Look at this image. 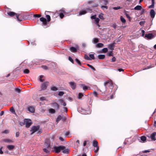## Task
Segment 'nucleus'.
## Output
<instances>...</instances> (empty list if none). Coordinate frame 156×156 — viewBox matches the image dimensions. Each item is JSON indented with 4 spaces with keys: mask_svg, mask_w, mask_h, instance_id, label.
I'll return each instance as SVG.
<instances>
[{
    "mask_svg": "<svg viewBox=\"0 0 156 156\" xmlns=\"http://www.w3.org/2000/svg\"><path fill=\"white\" fill-rule=\"evenodd\" d=\"M105 57V55H99L98 56V58L100 59H103Z\"/></svg>",
    "mask_w": 156,
    "mask_h": 156,
    "instance_id": "23",
    "label": "nucleus"
},
{
    "mask_svg": "<svg viewBox=\"0 0 156 156\" xmlns=\"http://www.w3.org/2000/svg\"><path fill=\"white\" fill-rule=\"evenodd\" d=\"M64 94V92L63 91H60L58 93V95L59 96H62Z\"/></svg>",
    "mask_w": 156,
    "mask_h": 156,
    "instance_id": "53",
    "label": "nucleus"
},
{
    "mask_svg": "<svg viewBox=\"0 0 156 156\" xmlns=\"http://www.w3.org/2000/svg\"><path fill=\"white\" fill-rule=\"evenodd\" d=\"M87 65L91 69L93 70H95V68L93 66H91L89 64H87Z\"/></svg>",
    "mask_w": 156,
    "mask_h": 156,
    "instance_id": "43",
    "label": "nucleus"
},
{
    "mask_svg": "<svg viewBox=\"0 0 156 156\" xmlns=\"http://www.w3.org/2000/svg\"><path fill=\"white\" fill-rule=\"evenodd\" d=\"M40 100L41 101H44L46 100V98L44 97H41L40 98Z\"/></svg>",
    "mask_w": 156,
    "mask_h": 156,
    "instance_id": "60",
    "label": "nucleus"
},
{
    "mask_svg": "<svg viewBox=\"0 0 156 156\" xmlns=\"http://www.w3.org/2000/svg\"><path fill=\"white\" fill-rule=\"evenodd\" d=\"M7 148L9 150H12L15 148V146L12 145H8Z\"/></svg>",
    "mask_w": 156,
    "mask_h": 156,
    "instance_id": "17",
    "label": "nucleus"
},
{
    "mask_svg": "<svg viewBox=\"0 0 156 156\" xmlns=\"http://www.w3.org/2000/svg\"><path fill=\"white\" fill-rule=\"evenodd\" d=\"M20 133L19 132H16V137H18L19 136Z\"/></svg>",
    "mask_w": 156,
    "mask_h": 156,
    "instance_id": "64",
    "label": "nucleus"
},
{
    "mask_svg": "<svg viewBox=\"0 0 156 156\" xmlns=\"http://www.w3.org/2000/svg\"><path fill=\"white\" fill-rule=\"evenodd\" d=\"M103 14H99V15H98V17L100 19H101V20H104V18L103 17Z\"/></svg>",
    "mask_w": 156,
    "mask_h": 156,
    "instance_id": "40",
    "label": "nucleus"
},
{
    "mask_svg": "<svg viewBox=\"0 0 156 156\" xmlns=\"http://www.w3.org/2000/svg\"><path fill=\"white\" fill-rule=\"evenodd\" d=\"M33 16L35 18H39L41 16V15L39 14H35Z\"/></svg>",
    "mask_w": 156,
    "mask_h": 156,
    "instance_id": "36",
    "label": "nucleus"
},
{
    "mask_svg": "<svg viewBox=\"0 0 156 156\" xmlns=\"http://www.w3.org/2000/svg\"><path fill=\"white\" fill-rule=\"evenodd\" d=\"M99 21L100 19L98 18H96L95 19H94V23L95 24L99 23Z\"/></svg>",
    "mask_w": 156,
    "mask_h": 156,
    "instance_id": "34",
    "label": "nucleus"
},
{
    "mask_svg": "<svg viewBox=\"0 0 156 156\" xmlns=\"http://www.w3.org/2000/svg\"><path fill=\"white\" fill-rule=\"evenodd\" d=\"M48 148H45L43 149V150L44 152L47 153H48L50 152V151L49 150H48Z\"/></svg>",
    "mask_w": 156,
    "mask_h": 156,
    "instance_id": "41",
    "label": "nucleus"
},
{
    "mask_svg": "<svg viewBox=\"0 0 156 156\" xmlns=\"http://www.w3.org/2000/svg\"><path fill=\"white\" fill-rule=\"evenodd\" d=\"M114 43H113L112 44H110L108 45V48L109 49L111 50H114Z\"/></svg>",
    "mask_w": 156,
    "mask_h": 156,
    "instance_id": "19",
    "label": "nucleus"
},
{
    "mask_svg": "<svg viewBox=\"0 0 156 156\" xmlns=\"http://www.w3.org/2000/svg\"><path fill=\"white\" fill-rule=\"evenodd\" d=\"M51 90L53 91H55L58 90V89L57 87H51Z\"/></svg>",
    "mask_w": 156,
    "mask_h": 156,
    "instance_id": "39",
    "label": "nucleus"
},
{
    "mask_svg": "<svg viewBox=\"0 0 156 156\" xmlns=\"http://www.w3.org/2000/svg\"><path fill=\"white\" fill-rule=\"evenodd\" d=\"M52 106L56 110L58 111L59 109V106L56 102H54L51 103Z\"/></svg>",
    "mask_w": 156,
    "mask_h": 156,
    "instance_id": "8",
    "label": "nucleus"
},
{
    "mask_svg": "<svg viewBox=\"0 0 156 156\" xmlns=\"http://www.w3.org/2000/svg\"><path fill=\"white\" fill-rule=\"evenodd\" d=\"M49 82H44L43 83L41 86V88L42 90H45L46 89L47 86L49 85Z\"/></svg>",
    "mask_w": 156,
    "mask_h": 156,
    "instance_id": "7",
    "label": "nucleus"
},
{
    "mask_svg": "<svg viewBox=\"0 0 156 156\" xmlns=\"http://www.w3.org/2000/svg\"><path fill=\"white\" fill-rule=\"evenodd\" d=\"M108 55L109 56H113V52L112 51H111L108 54Z\"/></svg>",
    "mask_w": 156,
    "mask_h": 156,
    "instance_id": "56",
    "label": "nucleus"
},
{
    "mask_svg": "<svg viewBox=\"0 0 156 156\" xmlns=\"http://www.w3.org/2000/svg\"><path fill=\"white\" fill-rule=\"evenodd\" d=\"M92 9L90 8H87L85 10H81L79 13V15L81 16L83 15H84L87 12H90L92 11Z\"/></svg>",
    "mask_w": 156,
    "mask_h": 156,
    "instance_id": "3",
    "label": "nucleus"
},
{
    "mask_svg": "<svg viewBox=\"0 0 156 156\" xmlns=\"http://www.w3.org/2000/svg\"><path fill=\"white\" fill-rule=\"evenodd\" d=\"M81 85L83 90H85L88 89V88L87 86H85L83 84H81Z\"/></svg>",
    "mask_w": 156,
    "mask_h": 156,
    "instance_id": "30",
    "label": "nucleus"
},
{
    "mask_svg": "<svg viewBox=\"0 0 156 156\" xmlns=\"http://www.w3.org/2000/svg\"><path fill=\"white\" fill-rule=\"evenodd\" d=\"M102 52L103 53H106L108 50L107 48H104L102 49Z\"/></svg>",
    "mask_w": 156,
    "mask_h": 156,
    "instance_id": "44",
    "label": "nucleus"
},
{
    "mask_svg": "<svg viewBox=\"0 0 156 156\" xmlns=\"http://www.w3.org/2000/svg\"><path fill=\"white\" fill-rule=\"evenodd\" d=\"M120 19L121 21L123 23H126V20L122 16H121Z\"/></svg>",
    "mask_w": 156,
    "mask_h": 156,
    "instance_id": "33",
    "label": "nucleus"
},
{
    "mask_svg": "<svg viewBox=\"0 0 156 156\" xmlns=\"http://www.w3.org/2000/svg\"><path fill=\"white\" fill-rule=\"evenodd\" d=\"M59 16H60V18L61 19L63 18V17H64V14L62 13H59Z\"/></svg>",
    "mask_w": 156,
    "mask_h": 156,
    "instance_id": "49",
    "label": "nucleus"
},
{
    "mask_svg": "<svg viewBox=\"0 0 156 156\" xmlns=\"http://www.w3.org/2000/svg\"><path fill=\"white\" fill-rule=\"evenodd\" d=\"M142 7L141 6L138 5L135 7L134 9L135 10H140L142 9Z\"/></svg>",
    "mask_w": 156,
    "mask_h": 156,
    "instance_id": "22",
    "label": "nucleus"
},
{
    "mask_svg": "<svg viewBox=\"0 0 156 156\" xmlns=\"http://www.w3.org/2000/svg\"><path fill=\"white\" fill-rule=\"evenodd\" d=\"M3 141L5 143L9 144L12 143L13 141L11 139H5L3 140Z\"/></svg>",
    "mask_w": 156,
    "mask_h": 156,
    "instance_id": "15",
    "label": "nucleus"
},
{
    "mask_svg": "<svg viewBox=\"0 0 156 156\" xmlns=\"http://www.w3.org/2000/svg\"><path fill=\"white\" fill-rule=\"evenodd\" d=\"M62 116L60 115H59V116H58L56 122H58L60 120L62 119Z\"/></svg>",
    "mask_w": 156,
    "mask_h": 156,
    "instance_id": "31",
    "label": "nucleus"
},
{
    "mask_svg": "<svg viewBox=\"0 0 156 156\" xmlns=\"http://www.w3.org/2000/svg\"><path fill=\"white\" fill-rule=\"evenodd\" d=\"M108 84H109V85H112V83L108 80L105 81L104 83V86L105 87H106L107 85Z\"/></svg>",
    "mask_w": 156,
    "mask_h": 156,
    "instance_id": "20",
    "label": "nucleus"
},
{
    "mask_svg": "<svg viewBox=\"0 0 156 156\" xmlns=\"http://www.w3.org/2000/svg\"><path fill=\"white\" fill-rule=\"evenodd\" d=\"M46 17L47 18V21L49 22H50L51 20V17L49 15H46Z\"/></svg>",
    "mask_w": 156,
    "mask_h": 156,
    "instance_id": "35",
    "label": "nucleus"
},
{
    "mask_svg": "<svg viewBox=\"0 0 156 156\" xmlns=\"http://www.w3.org/2000/svg\"><path fill=\"white\" fill-rule=\"evenodd\" d=\"M44 145L45 148L48 149L50 148V144H49L47 143H45Z\"/></svg>",
    "mask_w": 156,
    "mask_h": 156,
    "instance_id": "27",
    "label": "nucleus"
},
{
    "mask_svg": "<svg viewBox=\"0 0 156 156\" xmlns=\"http://www.w3.org/2000/svg\"><path fill=\"white\" fill-rule=\"evenodd\" d=\"M3 133H9V130H4Z\"/></svg>",
    "mask_w": 156,
    "mask_h": 156,
    "instance_id": "63",
    "label": "nucleus"
},
{
    "mask_svg": "<svg viewBox=\"0 0 156 156\" xmlns=\"http://www.w3.org/2000/svg\"><path fill=\"white\" fill-rule=\"evenodd\" d=\"M10 111L12 113H14L15 112V110L13 107H12L10 108Z\"/></svg>",
    "mask_w": 156,
    "mask_h": 156,
    "instance_id": "55",
    "label": "nucleus"
},
{
    "mask_svg": "<svg viewBox=\"0 0 156 156\" xmlns=\"http://www.w3.org/2000/svg\"><path fill=\"white\" fill-rule=\"evenodd\" d=\"M75 60L79 65H81V63L78 59L76 58L75 59Z\"/></svg>",
    "mask_w": 156,
    "mask_h": 156,
    "instance_id": "52",
    "label": "nucleus"
},
{
    "mask_svg": "<svg viewBox=\"0 0 156 156\" xmlns=\"http://www.w3.org/2000/svg\"><path fill=\"white\" fill-rule=\"evenodd\" d=\"M24 123L26 125L27 128H29L32 124V122L31 120L28 119H26L24 120Z\"/></svg>",
    "mask_w": 156,
    "mask_h": 156,
    "instance_id": "4",
    "label": "nucleus"
},
{
    "mask_svg": "<svg viewBox=\"0 0 156 156\" xmlns=\"http://www.w3.org/2000/svg\"><path fill=\"white\" fill-rule=\"evenodd\" d=\"M145 23V21H141L139 23V24L141 26H143Z\"/></svg>",
    "mask_w": 156,
    "mask_h": 156,
    "instance_id": "51",
    "label": "nucleus"
},
{
    "mask_svg": "<svg viewBox=\"0 0 156 156\" xmlns=\"http://www.w3.org/2000/svg\"><path fill=\"white\" fill-rule=\"evenodd\" d=\"M16 18L18 21H22L23 20V16L20 15V14L18 13L16 15Z\"/></svg>",
    "mask_w": 156,
    "mask_h": 156,
    "instance_id": "9",
    "label": "nucleus"
},
{
    "mask_svg": "<svg viewBox=\"0 0 156 156\" xmlns=\"http://www.w3.org/2000/svg\"><path fill=\"white\" fill-rule=\"evenodd\" d=\"M94 95L96 97H98V93L96 91H94L93 93Z\"/></svg>",
    "mask_w": 156,
    "mask_h": 156,
    "instance_id": "59",
    "label": "nucleus"
},
{
    "mask_svg": "<svg viewBox=\"0 0 156 156\" xmlns=\"http://www.w3.org/2000/svg\"><path fill=\"white\" fill-rule=\"evenodd\" d=\"M69 83L71 87L73 90H75L76 89V84L75 83L71 82H69Z\"/></svg>",
    "mask_w": 156,
    "mask_h": 156,
    "instance_id": "10",
    "label": "nucleus"
},
{
    "mask_svg": "<svg viewBox=\"0 0 156 156\" xmlns=\"http://www.w3.org/2000/svg\"><path fill=\"white\" fill-rule=\"evenodd\" d=\"M83 96V93H79L78 95V98L79 99H81Z\"/></svg>",
    "mask_w": 156,
    "mask_h": 156,
    "instance_id": "29",
    "label": "nucleus"
},
{
    "mask_svg": "<svg viewBox=\"0 0 156 156\" xmlns=\"http://www.w3.org/2000/svg\"><path fill=\"white\" fill-rule=\"evenodd\" d=\"M96 15H93L91 17V18L92 19H95L96 18Z\"/></svg>",
    "mask_w": 156,
    "mask_h": 156,
    "instance_id": "62",
    "label": "nucleus"
},
{
    "mask_svg": "<svg viewBox=\"0 0 156 156\" xmlns=\"http://www.w3.org/2000/svg\"><path fill=\"white\" fill-rule=\"evenodd\" d=\"M70 50L72 52H75L77 51L76 49L73 47H70Z\"/></svg>",
    "mask_w": 156,
    "mask_h": 156,
    "instance_id": "24",
    "label": "nucleus"
},
{
    "mask_svg": "<svg viewBox=\"0 0 156 156\" xmlns=\"http://www.w3.org/2000/svg\"><path fill=\"white\" fill-rule=\"evenodd\" d=\"M104 46V44L101 43H99L96 45V47L98 48L103 47Z\"/></svg>",
    "mask_w": 156,
    "mask_h": 156,
    "instance_id": "25",
    "label": "nucleus"
},
{
    "mask_svg": "<svg viewBox=\"0 0 156 156\" xmlns=\"http://www.w3.org/2000/svg\"><path fill=\"white\" fill-rule=\"evenodd\" d=\"M116 60V58L115 57H113L111 59V62H114Z\"/></svg>",
    "mask_w": 156,
    "mask_h": 156,
    "instance_id": "58",
    "label": "nucleus"
},
{
    "mask_svg": "<svg viewBox=\"0 0 156 156\" xmlns=\"http://www.w3.org/2000/svg\"><path fill=\"white\" fill-rule=\"evenodd\" d=\"M85 58L87 60H91L90 58L89 57V56L87 55H85Z\"/></svg>",
    "mask_w": 156,
    "mask_h": 156,
    "instance_id": "47",
    "label": "nucleus"
},
{
    "mask_svg": "<svg viewBox=\"0 0 156 156\" xmlns=\"http://www.w3.org/2000/svg\"><path fill=\"white\" fill-rule=\"evenodd\" d=\"M154 37V35L152 34H149L145 35V37L147 38L148 39H151Z\"/></svg>",
    "mask_w": 156,
    "mask_h": 156,
    "instance_id": "13",
    "label": "nucleus"
},
{
    "mask_svg": "<svg viewBox=\"0 0 156 156\" xmlns=\"http://www.w3.org/2000/svg\"><path fill=\"white\" fill-rule=\"evenodd\" d=\"M40 20L42 22L43 24L44 25H46L47 24L46 19L44 17H42L40 18Z\"/></svg>",
    "mask_w": 156,
    "mask_h": 156,
    "instance_id": "11",
    "label": "nucleus"
},
{
    "mask_svg": "<svg viewBox=\"0 0 156 156\" xmlns=\"http://www.w3.org/2000/svg\"><path fill=\"white\" fill-rule=\"evenodd\" d=\"M101 8L103 10H104L105 9H108V7L106 6H101Z\"/></svg>",
    "mask_w": 156,
    "mask_h": 156,
    "instance_id": "50",
    "label": "nucleus"
},
{
    "mask_svg": "<svg viewBox=\"0 0 156 156\" xmlns=\"http://www.w3.org/2000/svg\"><path fill=\"white\" fill-rule=\"evenodd\" d=\"M41 67L46 70L48 69V67L46 66H41Z\"/></svg>",
    "mask_w": 156,
    "mask_h": 156,
    "instance_id": "48",
    "label": "nucleus"
},
{
    "mask_svg": "<svg viewBox=\"0 0 156 156\" xmlns=\"http://www.w3.org/2000/svg\"><path fill=\"white\" fill-rule=\"evenodd\" d=\"M124 14H125V15H126V16L128 19L129 20H131V17L130 16L128 15V14L127 13V12L126 11H125V12L124 13Z\"/></svg>",
    "mask_w": 156,
    "mask_h": 156,
    "instance_id": "32",
    "label": "nucleus"
},
{
    "mask_svg": "<svg viewBox=\"0 0 156 156\" xmlns=\"http://www.w3.org/2000/svg\"><path fill=\"white\" fill-rule=\"evenodd\" d=\"M49 112L52 114L55 113V109L50 108L49 109Z\"/></svg>",
    "mask_w": 156,
    "mask_h": 156,
    "instance_id": "28",
    "label": "nucleus"
},
{
    "mask_svg": "<svg viewBox=\"0 0 156 156\" xmlns=\"http://www.w3.org/2000/svg\"><path fill=\"white\" fill-rule=\"evenodd\" d=\"M103 2V4L105 5H106L108 3V1L107 0H102Z\"/></svg>",
    "mask_w": 156,
    "mask_h": 156,
    "instance_id": "45",
    "label": "nucleus"
},
{
    "mask_svg": "<svg viewBox=\"0 0 156 156\" xmlns=\"http://www.w3.org/2000/svg\"><path fill=\"white\" fill-rule=\"evenodd\" d=\"M69 60L73 63V60L70 56H69Z\"/></svg>",
    "mask_w": 156,
    "mask_h": 156,
    "instance_id": "57",
    "label": "nucleus"
},
{
    "mask_svg": "<svg viewBox=\"0 0 156 156\" xmlns=\"http://www.w3.org/2000/svg\"><path fill=\"white\" fill-rule=\"evenodd\" d=\"M122 8L120 6H118L117 7H113L112 8V9H113L114 10H118L119 9H121Z\"/></svg>",
    "mask_w": 156,
    "mask_h": 156,
    "instance_id": "42",
    "label": "nucleus"
},
{
    "mask_svg": "<svg viewBox=\"0 0 156 156\" xmlns=\"http://www.w3.org/2000/svg\"><path fill=\"white\" fill-rule=\"evenodd\" d=\"M151 2H152V4H151V5H150L149 6L148 8H154V3H155L154 0H151Z\"/></svg>",
    "mask_w": 156,
    "mask_h": 156,
    "instance_id": "26",
    "label": "nucleus"
},
{
    "mask_svg": "<svg viewBox=\"0 0 156 156\" xmlns=\"http://www.w3.org/2000/svg\"><path fill=\"white\" fill-rule=\"evenodd\" d=\"M89 57L90 59H94L95 58V57L94 54H91L89 55Z\"/></svg>",
    "mask_w": 156,
    "mask_h": 156,
    "instance_id": "37",
    "label": "nucleus"
},
{
    "mask_svg": "<svg viewBox=\"0 0 156 156\" xmlns=\"http://www.w3.org/2000/svg\"><path fill=\"white\" fill-rule=\"evenodd\" d=\"M7 14L10 17H14L15 16L16 17V15L17 14L13 12H8Z\"/></svg>",
    "mask_w": 156,
    "mask_h": 156,
    "instance_id": "14",
    "label": "nucleus"
},
{
    "mask_svg": "<svg viewBox=\"0 0 156 156\" xmlns=\"http://www.w3.org/2000/svg\"><path fill=\"white\" fill-rule=\"evenodd\" d=\"M140 139L143 142H144L147 140L146 137L144 136H143L140 137Z\"/></svg>",
    "mask_w": 156,
    "mask_h": 156,
    "instance_id": "21",
    "label": "nucleus"
},
{
    "mask_svg": "<svg viewBox=\"0 0 156 156\" xmlns=\"http://www.w3.org/2000/svg\"><path fill=\"white\" fill-rule=\"evenodd\" d=\"M15 91L18 92V93H20L21 91V90H20L19 89V88H16L15 89Z\"/></svg>",
    "mask_w": 156,
    "mask_h": 156,
    "instance_id": "61",
    "label": "nucleus"
},
{
    "mask_svg": "<svg viewBox=\"0 0 156 156\" xmlns=\"http://www.w3.org/2000/svg\"><path fill=\"white\" fill-rule=\"evenodd\" d=\"M156 136V132H154L151 134L150 136L147 135V136L150 137L152 141H155L156 140L155 136Z\"/></svg>",
    "mask_w": 156,
    "mask_h": 156,
    "instance_id": "6",
    "label": "nucleus"
},
{
    "mask_svg": "<svg viewBox=\"0 0 156 156\" xmlns=\"http://www.w3.org/2000/svg\"><path fill=\"white\" fill-rule=\"evenodd\" d=\"M63 147H64L62 149V152L64 154H68L69 151V150L68 148L66 149L64 146H63Z\"/></svg>",
    "mask_w": 156,
    "mask_h": 156,
    "instance_id": "12",
    "label": "nucleus"
},
{
    "mask_svg": "<svg viewBox=\"0 0 156 156\" xmlns=\"http://www.w3.org/2000/svg\"><path fill=\"white\" fill-rule=\"evenodd\" d=\"M150 15L151 17L153 18H154L155 15V11L153 9H151L150 12Z\"/></svg>",
    "mask_w": 156,
    "mask_h": 156,
    "instance_id": "16",
    "label": "nucleus"
},
{
    "mask_svg": "<svg viewBox=\"0 0 156 156\" xmlns=\"http://www.w3.org/2000/svg\"><path fill=\"white\" fill-rule=\"evenodd\" d=\"M43 75H41L40 76V81H41V82H43L44 81V79H42V78H43Z\"/></svg>",
    "mask_w": 156,
    "mask_h": 156,
    "instance_id": "54",
    "label": "nucleus"
},
{
    "mask_svg": "<svg viewBox=\"0 0 156 156\" xmlns=\"http://www.w3.org/2000/svg\"><path fill=\"white\" fill-rule=\"evenodd\" d=\"M64 147H63V146H60L58 147H54V149L56 153H58L60 152L62 150V149H63Z\"/></svg>",
    "mask_w": 156,
    "mask_h": 156,
    "instance_id": "5",
    "label": "nucleus"
},
{
    "mask_svg": "<svg viewBox=\"0 0 156 156\" xmlns=\"http://www.w3.org/2000/svg\"><path fill=\"white\" fill-rule=\"evenodd\" d=\"M94 43H96L99 42V39L98 38H94Z\"/></svg>",
    "mask_w": 156,
    "mask_h": 156,
    "instance_id": "46",
    "label": "nucleus"
},
{
    "mask_svg": "<svg viewBox=\"0 0 156 156\" xmlns=\"http://www.w3.org/2000/svg\"><path fill=\"white\" fill-rule=\"evenodd\" d=\"M93 145L94 147L95 152L97 153L98 151L99 147L98 146V141L96 140H94L93 141Z\"/></svg>",
    "mask_w": 156,
    "mask_h": 156,
    "instance_id": "2",
    "label": "nucleus"
},
{
    "mask_svg": "<svg viewBox=\"0 0 156 156\" xmlns=\"http://www.w3.org/2000/svg\"><path fill=\"white\" fill-rule=\"evenodd\" d=\"M28 110L31 112H34V108L33 106H30L28 107Z\"/></svg>",
    "mask_w": 156,
    "mask_h": 156,
    "instance_id": "18",
    "label": "nucleus"
},
{
    "mask_svg": "<svg viewBox=\"0 0 156 156\" xmlns=\"http://www.w3.org/2000/svg\"><path fill=\"white\" fill-rule=\"evenodd\" d=\"M30 131L31 132V134L37 132V133L39 134H40L42 133V130L40 128L39 125L33 126L31 128Z\"/></svg>",
    "mask_w": 156,
    "mask_h": 156,
    "instance_id": "1",
    "label": "nucleus"
},
{
    "mask_svg": "<svg viewBox=\"0 0 156 156\" xmlns=\"http://www.w3.org/2000/svg\"><path fill=\"white\" fill-rule=\"evenodd\" d=\"M23 72L25 74H28L30 73V71L28 69H26L23 70Z\"/></svg>",
    "mask_w": 156,
    "mask_h": 156,
    "instance_id": "38",
    "label": "nucleus"
}]
</instances>
